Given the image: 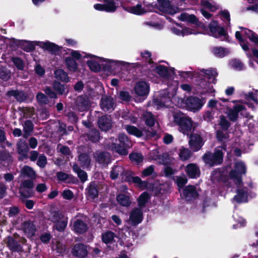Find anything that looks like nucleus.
<instances>
[{"instance_id": "09e8293b", "label": "nucleus", "mask_w": 258, "mask_h": 258, "mask_svg": "<svg viewBox=\"0 0 258 258\" xmlns=\"http://www.w3.org/2000/svg\"><path fill=\"white\" fill-rule=\"evenodd\" d=\"M201 72L203 73L206 76H207L209 79H211L213 78V83L215 84L216 83L217 79H216V78L218 76V73L216 69H203L201 71Z\"/></svg>"}, {"instance_id": "6e6d98bb", "label": "nucleus", "mask_w": 258, "mask_h": 258, "mask_svg": "<svg viewBox=\"0 0 258 258\" xmlns=\"http://www.w3.org/2000/svg\"><path fill=\"white\" fill-rule=\"evenodd\" d=\"M87 64L89 69L94 72H99L101 70L100 64L96 61L89 60L87 61Z\"/></svg>"}, {"instance_id": "052dcab7", "label": "nucleus", "mask_w": 258, "mask_h": 258, "mask_svg": "<svg viewBox=\"0 0 258 258\" xmlns=\"http://www.w3.org/2000/svg\"><path fill=\"white\" fill-rule=\"evenodd\" d=\"M191 155L192 153L189 149L183 148L180 150L179 156L182 160L185 161L188 160L191 157Z\"/></svg>"}, {"instance_id": "b1692460", "label": "nucleus", "mask_w": 258, "mask_h": 258, "mask_svg": "<svg viewBox=\"0 0 258 258\" xmlns=\"http://www.w3.org/2000/svg\"><path fill=\"white\" fill-rule=\"evenodd\" d=\"M6 94L9 97H14L19 102H24L26 101L28 98V95L27 93L19 90H9L7 92Z\"/></svg>"}, {"instance_id": "f8f14e48", "label": "nucleus", "mask_w": 258, "mask_h": 258, "mask_svg": "<svg viewBox=\"0 0 258 258\" xmlns=\"http://www.w3.org/2000/svg\"><path fill=\"white\" fill-rule=\"evenodd\" d=\"M211 174L213 178L218 181L225 183L228 182L229 180L231 179L230 172L228 174L227 168L226 167L218 168L213 170Z\"/></svg>"}, {"instance_id": "2f4dec72", "label": "nucleus", "mask_w": 258, "mask_h": 258, "mask_svg": "<svg viewBox=\"0 0 258 258\" xmlns=\"http://www.w3.org/2000/svg\"><path fill=\"white\" fill-rule=\"evenodd\" d=\"M12 162L13 157L8 150L0 151V164H7L8 165Z\"/></svg>"}, {"instance_id": "338daca9", "label": "nucleus", "mask_w": 258, "mask_h": 258, "mask_svg": "<svg viewBox=\"0 0 258 258\" xmlns=\"http://www.w3.org/2000/svg\"><path fill=\"white\" fill-rule=\"evenodd\" d=\"M44 92L47 96L50 98L56 99L57 98V94L55 91L50 87H46L44 89Z\"/></svg>"}, {"instance_id": "9d476101", "label": "nucleus", "mask_w": 258, "mask_h": 258, "mask_svg": "<svg viewBox=\"0 0 258 258\" xmlns=\"http://www.w3.org/2000/svg\"><path fill=\"white\" fill-rule=\"evenodd\" d=\"M209 29L210 35L218 38L219 36H227V33L223 27L219 26L218 22L215 20H212L209 24Z\"/></svg>"}, {"instance_id": "4d7b16f0", "label": "nucleus", "mask_w": 258, "mask_h": 258, "mask_svg": "<svg viewBox=\"0 0 258 258\" xmlns=\"http://www.w3.org/2000/svg\"><path fill=\"white\" fill-rule=\"evenodd\" d=\"M129 158L132 161L138 164L142 163L144 159L142 154L140 153H132L129 155Z\"/></svg>"}, {"instance_id": "a211bd4d", "label": "nucleus", "mask_w": 258, "mask_h": 258, "mask_svg": "<svg viewBox=\"0 0 258 258\" xmlns=\"http://www.w3.org/2000/svg\"><path fill=\"white\" fill-rule=\"evenodd\" d=\"M135 91L138 96H147L150 91V85L148 82L140 81L135 85Z\"/></svg>"}, {"instance_id": "79ce46f5", "label": "nucleus", "mask_w": 258, "mask_h": 258, "mask_svg": "<svg viewBox=\"0 0 258 258\" xmlns=\"http://www.w3.org/2000/svg\"><path fill=\"white\" fill-rule=\"evenodd\" d=\"M173 180L179 188H181L184 187L185 185L187 182V178L183 174L182 176H174L173 177Z\"/></svg>"}, {"instance_id": "f257e3e1", "label": "nucleus", "mask_w": 258, "mask_h": 258, "mask_svg": "<svg viewBox=\"0 0 258 258\" xmlns=\"http://www.w3.org/2000/svg\"><path fill=\"white\" fill-rule=\"evenodd\" d=\"M173 117L174 122L178 126L179 131L185 135H188L193 125L191 118L181 111L175 112Z\"/></svg>"}, {"instance_id": "f704fd0d", "label": "nucleus", "mask_w": 258, "mask_h": 258, "mask_svg": "<svg viewBox=\"0 0 258 258\" xmlns=\"http://www.w3.org/2000/svg\"><path fill=\"white\" fill-rule=\"evenodd\" d=\"M150 199V196L147 191L142 193L137 199L139 208L142 209Z\"/></svg>"}, {"instance_id": "5701e85b", "label": "nucleus", "mask_w": 258, "mask_h": 258, "mask_svg": "<svg viewBox=\"0 0 258 258\" xmlns=\"http://www.w3.org/2000/svg\"><path fill=\"white\" fill-rule=\"evenodd\" d=\"M182 194L187 201H191L198 197L199 194L194 185H188L183 189Z\"/></svg>"}, {"instance_id": "473e14b6", "label": "nucleus", "mask_w": 258, "mask_h": 258, "mask_svg": "<svg viewBox=\"0 0 258 258\" xmlns=\"http://www.w3.org/2000/svg\"><path fill=\"white\" fill-rule=\"evenodd\" d=\"M33 130L34 125L32 121L30 120H26L23 124V137L24 138H27L31 135Z\"/></svg>"}, {"instance_id": "37998d69", "label": "nucleus", "mask_w": 258, "mask_h": 258, "mask_svg": "<svg viewBox=\"0 0 258 258\" xmlns=\"http://www.w3.org/2000/svg\"><path fill=\"white\" fill-rule=\"evenodd\" d=\"M125 129L129 134L138 138H141L143 136L142 131L135 126L127 125H126Z\"/></svg>"}, {"instance_id": "ea45409f", "label": "nucleus", "mask_w": 258, "mask_h": 258, "mask_svg": "<svg viewBox=\"0 0 258 258\" xmlns=\"http://www.w3.org/2000/svg\"><path fill=\"white\" fill-rule=\"evenodd\" d=\"M218 122V125L220 126V129L225 131H227L231 126L230 121L226 118V117L223 114L219 116Z\"/></svg>"}, {"instance_id": "f3484780", "label": "nucleus", "mask_w": 258, "mask_h": 258, "mask_svg": "<svg viewBox=\"0 0 258 258\" xmlns=\"http://www.w3.org/2000/svg\"><path fill=\"white\" fill-rule=\"evenodd\" d=\"M97 124L101 131L105 132L109 131L112 126L111 115L105 114L98 117Z\"/></svg>"}, {"instance_id": "20e7f679", "label": "nucleus", "mask_w": 258, "mask_h": 258, "mask_svg": "<svg viewBox=\"0 0 258 258\" xmlns=\"http://www.w3.org/2000/svg\"><path fill=\"white\" fill-rule=\"evenodd\" d=\"M141 56L144 60H146V64H143L141 62H137L135 63V68L141 71L142 75H147L150 72V70L147 66V63L150 65L154 63V61L151 58V53L148 50H145L144 52H141Z\"/></svg>"}, {"instance_id": "4c0bfd02", "label": "nucleus", "mask_w": 258, "mask_h": 258, "mask_svg": "<svg viewBox=\"0 0 258 258\" xmlns=\"http://www.w3.org/2000/svg\"><path fill=\"white\" fill-rule=\"evenodd\" d=\"M12 73L7 67H0V80L3 82H7L11 78Z\"/></svg>"}, {"instance_id": "a878e982", "label": "nucleus", "mask_w": 258, "mask_h": 258, "mask_svg": "<svg viewBox=\"0 0 258 258\" xmlns=\"http://www.w3.org/2000/svg\"><path fill=\"white\" fill-rule=\"evenodd\" d=\"M7 246L12 252H21L23 250L21 245L12 236H9L7 238Z\"/></svg>"}, {"instance_id": "bb28decb", "label": "nucleus", "mask_w": 258, "mask_h": 258, "mask_svg": "<svg viewBox=\"0 0 258 258\" xmlns=\"http://www.w3.org/2000/svg\"><path fill=\"white\" fill-rule=\"evenodd\" d=\"M87 195L90 198L94 200L99 196L98 186L94 182H91L87 188Z\"/></svg>"}, {"instance_id": "0e129e2a", "label": "nucleus", "mask_w": 258, "mask_h": 258, "mask_svg": "<svg viewBox=\"0 0 258 258\" xmlns=\"http://www.w3.org/2000/svg\"><path fill=\"white\" fill-rule=\"evenodd\" d=\"M226 49L222 47H215L213 48V52L217 56L223 57L226 55Z\"/></svg>"}, {"instance_id": "c03bdc74", "label": "nucleus", "mask_w": 258, "mask_h": 258, "mask_svg": "<svg viewBox=\"0 0 258 258\" xmlns=\"http://www.w3.org/2000/svg\"><path fill=\"white\" fill-rule=\"evenodd\" d=\"M52 88L59 95H62L65 94L66 88L64 85L61 84L58 81L53 82Z\"/></svg>"}, {"instance_id": "3c124183", "label": "nucleus", "mask_w": 258, "mask_h": 258, "mask_svg": "<svg viewBox=\"0 0 258 258\" xmlns=\"http://www.w3.org/2000/svg\"><path fill=\"white\" fill-rule=\"evenodd\" d=\"M54 224V227L55 229L59 232H63L67 226L68 220H59L55 222Z\"/></svg>"}, {"instance_id": "dca6fc26", "label": "nucleus", "mask_w": 258, "mask_h": 258, "mask_svg": "<svg viewBox=\"0 0 258 258\" xmlns=\"http://www.w3.org/2000/svg\"><path fill=\"white\" fill-rule=\"evenodd\" d=\"M158 3L159 4V10L162 12L170 15H173L177 12L176 10L177 8L172 5L170 1L158 0Z\"/></svg>"}, {"instance_id": "7ed1b4c3", "label": "nucleus", "mask_w": 258, "mask_h": 258, "mask_svg": "<svg viewBox=\"0 0 258 258\" xmlns=\"http://www.w3.org/2000/svg\"><path fill=\"white\" fill-rule=\"evenodd\" d=\"M224 153L221 149H215L214 153L206 152L202 156L205 164L210 167L221 165L223 162Z\"/></svg>"}, {"instance_id": "8fccbe9b", "label": "nucleus", "mask_w": 258, "mask_h": 258, "mask_svg": "<svg viewBox=\"0 0 258 258\" xmlns=\"http://www.w3.org/2000/svg\"><path fill=\"white\" fill-rule=\"evenodd\" d=\"M50 217L49 220L53 223L63 218L62 213L58 210H53L50 212Z\"/></svg>"}, {"instance_id": "603ef678", "label": "nucleus", "mask_w": 258, "mask_h": 258, "mask_svg": "<svg viewBox=\"0 0 258 258\" xmlns=\"http://www.w3.org/2000/svg\"><path fill=\"white\" fill-rule=\"evenodd\" d=\"M105 12H114L116 11L117 7L115 5V3L113 1L104 0Z\"/></svg>"}, {"instance_id": "680f3d73", "label": "nucleus", "mask_w": 258, "mask_h": 258, "mask_svg": "<svg viewBox=\"0 0 258 258\" xmlns=\"http://www.w3.org/2000/svg\"><path fill=\"white\" fill-rule=\"evenodd\" d=\"M21 196L25 198L32 197L34 195L33 188H21L20 189Z\"/></svg>"}, {"instance_id": "7c9ffc66", "label": "nucleus", "mask_w": 258, "mask_h": 258, "mask_svg": "<svg viewBox=\"0 0 258 258\" xmlns=\"http://www.w3.org/2000/svg\"><path fill=\"white\" fill-rule=\"evenodd\" d=\"M237 195L234 196V200L237 203H246L247 202V192L242 188H238L236 190Z\"/></svg>"}, {"instance_id": "58836bf2", "label": "nucleus", "mask_w": 258, "mask_h": 258, "mask_svg": "<svg viewBox=\"0 0 258 258\" xmlns=\"http://www.w3.org/2000/svg\"><path fill=\"white\" fill-rule=\"evenodd\" d=\"M65 64L67 68L73 72H75L78 69V64L75 59L71 56L67 57L64 60Z\"/></svg>"}, {"instance_id": "c85d7f7f", "label": "nucleus", "mask_w": 258, "mask_h": 258, "mask_svg": "<svg viewBox=\"0 0 258 258\" xmlns=\"http://www.w3.org/2000/svg\"><path fill=\"white\" fill-rule=\"evenodd\" d=\"M154 71L161 77L169 79L171 76V74L169 72L168 68L163 65H158L155 68Z\"/></svg>"}, {"instance_id": "f03ea898", "label": "nucleus", "mask_w": 258, "mask_h": 258, "mask_svg": "<svg viewBox=\"0 0 258 258\" xmlns=\"http://www.w3.org/2000/svg\"><path fill=\"white\" fill-rule=\"evenodd\" d=\"M118 138L119 143H112L110 149L121 156H126L128 153L127 149L132 146L131 141L124 134H120Z\"/></svg>"}, {"instance_id": "e2e57ef3", "label": "nucleus", "mask_w": 258, "mask_h": 258, "mask_svg": "<svg viewBox=\"0 0 258 258\" xmlns=\"http://www.w3.org/2000/svg\"><path fill=\"white\" fill-rule=\"evenodd\" d=\"M201 5L213 12H215L218 9L217 6L212 5L208 0H201Z\"/></svg>"}, {"instance_id": "864d4df0", "label": "nucleus", "mask_w": 258, "mask_h": 258, "mask_svg": "<svg viewBox=\"0 0 258 258\" xmlns=\"http://www.w3.org/2000/svg\"><path fill=\"white\" fill-rule=\"evenodd\" d=\"M130 9V13L137 15H141L146 13L141 4H137L136 6L131 7Z\"/></svg>"}, {"instance_id": "6e6552de", "label": "nucleus", "mask_w": 258, "mask_h": 258, "mask_svg": "<svg viewBox=\"0 0 258 258\" xmlns=\"http://www.w3.org/2000/svg\"><path fill=\"white\" fill-rule=\"evenodd\" d=\"M91 106V102L86 94L78 96L75 101L74 108L80 112L87 111Z\"/></svg>"}, {"instance_id": "774afa93", "label": "nucleus", "mask_w": 258, "mask_h": 258, "mask_svg": "<svg viewBox=\"0 0 258 258\" xmlns=\"http://www.w3.org/2000/svg\"><path fill=\"white\" fill-rule=\"evenodd\" d=\"M131 96L127 91H121L119 93V98L125 102H130L131 100Z\"/></svg>"}, {"instance_id": "5fc2aeb1", "label": "nucleus", "mask_w": 258, "mask_h": 258, "mask_svg": "<svg viewBox=\"0 0 258 258\" xmlns=\"http://www.w3.org/2000/svg\"><path fill=\"white\" fill-rule=\"evenodd\" d=\"M225 131L219 129L216 132V137L217 141L222 143L224 140H226L229 138V134L228 133H224Z\"/></svg>"}, {"instance_id": "49530a36", "label": "nucleus", "mask_w": 258, "mask_h": 258, "mask_svg": "<svg viewBox=\"0 0 258 258\" xmlns=\"http://www.w3.org/2000/svg\"><path fill=\"white\" fill-rule=\"evenodd\" d=\"M235 37L239 41L240 45L244 51L250 50L248 42L247 41L245 42V40L243 39L242 35L239 31H236Z\"/></svg>"}, {"instance_id": "1a4fd4ad", "label": "nucleus", "mask_w": 258, "mask_h": 258, "mask_svg": "<svg viewBox=\"0 0 258 258\" xmlns=\"http://www.w3.org/2000/svg\"><path fill=\"white\" fill-rule=\"evenodd\" d=\"M190 149L193 152H198L201 149L204 144L202 136L196 133H192L189 136L188 141Z\"/></svg>"}, {"instance_id": "13d9d810", "label": "nucleus", "mask_w": 258, "mask_h": 258, "mask_svg": "<svg viewBox=\"0 0 258 258\" xmlns=\"http://www.w3.org/2000/svg\"><path fill=\"white\" fill-rule=\"evenodd\" d=\"M12 61L18 70L21 71L24 70V63L22 58L19 57H13Z\"/></svg>"}, {"instance_id": "de8ad7c7", "label": "nucleus", "mask_w": 258, "mask_h": 258, "mask_svg": "<svg viewBox=\"0 0 258 258\" xmlns=\"http://www.w3.org/2000/svg\"><path fill=\"white\" fill-rule=\"evenodd\" d=\"M21 48L26 52H31L35 50V44L32 41L22 40Z\"/></svg>"}, {"instance_id": "6ab92c4d", "label": "nucleus", "mask_w": 258, "mask_h": 258, "mask_svg": "<svg viewBox=\"0 0 258 258\" xmlns=\"http://www.w3.org/2000/svg\"><path fill=\"white\" fill-rule=\"evenodd\" d=\"M143 220V214L142 209L136 208L131 213L130 220L133 226H136L141 223Z\"/></svg>"}, {"instance_id": "4be33fe9", "label": "nucleus", "mask_w": 258, "mask_h": 258, "mask_svg": "<svg viewBox=\"0 0 258 258\" xmlns=\"http://www.w3.org/2000/svg\"><path fill=\"white\" fill-rule=\"evenodd\" d=\"M185 171L189 178L196 179L200 175L199 166L195 163L188 164L185 168Z\"/></svg>"}, {"instance_id": "e433bc0d", "label": "nucleus", "mask_w": 258, "mask_h": 258, "mask_svg": "<svg viewBox=\"0 0 258 258\" xmlns=\"http://www.w3.org/2000/svg\"><path fill=\"white\" fill-rule=\"evenodd\" d=\"M115 234L113 232L108 230L101 234L102 241L105 244L112 243L114 241Z\"/></svg>"}, {"instance_id": "423d86ee", "label": "nucleus", "mask_w": 258, "mask_h": 258, "mask_svg": "<svg viewBox=\"0 0 258 258\" xmlns=\"http://www.w3.org/2000/svg\"><path fill=\"white\" fill-rule=\"evenodd\" d=\"M93 157L95 162L102 168H107L112 161L110 153L105 151H96L93 154Z\"/></svg>"}, {"instance_id": "ddd939ff", "label": "nucleus", "mask_w": 258, "mask_h": 258, "mask_svg": "<svg viewBox=\"0 0 258 258\" xmlns=\"http://www.w3.org/2000/svg\"><path fill=\"white\" fill-rule=\"evenodd\" d=\"M16 147L17 152L20 155L18 157L19 161H22L29 158V147L26 141L20 139L17 143Z\"/></svg>"}, {"instance_id": "a18cd8bd", "label": "nucleus", "mask_w": 258, "mask_h": 258, "mask_svg": "<svg viewBox=\"0 0 258 258\" xmlns=\"http://www.w3.org/2000/svg\"><path fill=\"white\" fill-rule=\"evenodd\" d=\"M22 173L31 179H35L36 177V173L34 169L27 165H25L22 169Z\"/></svg>"}, {"instance_id": "412c9836", "label": "nucleus", "mask_w": 258, "mask_h": 258, "mask_svg": "<svg viewBox=\"0 0 258 258\" xmlns=\"http://www.w3.org/2000/svg\"><path fill=\"white\" fill-rule=\"evenodd\" d=\"M89 227L86 222L82 219H76L73 224L72 230L78 234H84L88 230Z\"/></svg>"}, {"instance_id": "aec40b11", "label": "nucleus", "mask_w": 258, "mask_h": 258, "mask_svg": "<svg viewBox=\"0 0 258 258\" xmlns=\"http://www.w3.org/2000/svg\"><path fill=\"white\" fill-rule=\"evenodd\" d=\"M21 227L28 238H31L35 235L36 228L33 221H25L22 224Z\"/></svg>"}, {"instance_id": "9b49d317", "label": "nucleus", "mask_w": 258, "mask_h": 258, "mask_svg": "<svg viewBox=\"0 0 258 258\" xmlns=\"http://www.w3.org/2000/svg\"><path fill=\"white\" fill-rule=\"evenodd\" d=\"M72 255L77 258H85L88 253L87 246L81 242L75 244L71 249Z\"/></svg>"}, {"instance_id": "c9c22d12", "label": "nucleus", "mask_w": 258, "mask_h": 258, "mask_svg": "<svg viewBox=\"0 0 258 258\" xmlns=\"http://www.w3.org/2000/svg\"><path fill=\"white\" fill-rule=\"evenodd\" d=\"M116 201L120 205L123 207H127L131 204L130 197L123 194L118 195L116 197Z\"/></svg>"}, {"instance_id": "39448f33", "label": "nucleus", "mask_w": 258, "mask_h": 258, "mask_svg": "<svg viewBox=\"0 0 258 258\" xmlns=\"http://www.w3.org/2000/svg\"><path fill=\"white\" fill-rule=\"evenodd\" d=\"M246 172V167L245 164L241 161L237 162L235 163L234 169H231L230 171V176L231 179L236 180L238 183L242 181V176L245 174Z\"/></svg>"}, {"instance_id": "393cba45", "label": "nucleus", "mask_w": 258, "mask_h": 258, "mask_svg": "<svg viewBox=\"0 0 258 258\" xmlns=\"http://www.w3.org/2000/svg\"><path fill=\"white\" fill-rule=\"evenodd\" d=\"M245 107L241 104L234 105L232 109H230L227 113V116L230 121L234 122L237 121L239 117V113L243 110Z\"/></svg>"}, {"instance_id": "c756f323", "label": "nucleus", "mask_w": 258, "mask_h": 258, "mask_svg": "<svg viewBox=\"0 0 258 258\" xmlns=\"http://www.w3.org/2000/svg\"><path fill=\"white\" fill-rule=\"evenodd\" d=\"M124 169L122 166L114 165L110 172V177L112 180H115L120 175L123 179Z\"/></svg>"}, {"instance_id": "4468645a", "label": "nucleus", "mask_w": 258, "mask_h": 258, "mask_svg": "<svg viewBox=\"0 0 258 258\" xmlns=\"http://www.w3.org/2000/svg\"><path fill=\"white\" fill-rule=\"evenodd\" d=\"M100 106L102 110L111 112L116 106L113 98L110 96H103L100 101Z\"/></svg>"}, {"instance_id": "69168bd1", "label": "nucleus", "mask_w": 258, "mask_h": 258, "mask_svg": "<svg viewBox=\"0 0 258 258\" xmlns=\"http://www.w3.org/2000/svg\"><path fill=\"white\" fill-rule=\"evenodd\" d=\"M66 116L68 117L69 121L72 124H75L78 121L77 114L74 111H70L68 112L66 114Z\"/></svg>"}, {"instance_id": "a19ab883", "label": "nucleus", "mask_w": 258, "mask_h": 258, "mask_svg": "<svg viewBox=\"0 0 258 258\" xmlns=\"http://www.w3.org/2000/svg\"><path fill=\"white\" fill-rule=\"evenodd\" d=\"M55 78L61 81L68 82L69 81V78L67 73L62 69H57L54 72Z\"/></svg>"}, {"instance_id": "cd10ccee", "label": "nucleus", "mask_w": 258, "mask_h": 258, "mask_svg": "<svg viewBox=\"0 0 258 258\" xmlns=\"http://www.w3.org/2000/svg\"><path fill=\"white\" fill-rule=\"evenodd\" d=\"M78 161L83 168H88L90 166L91 159L88 153H81L78 155Z\"/></svg>"}, {"instance_id": "bf43d9fd", "label": "nucleus", "mask_w": 258, "mask_h": 258, "mask_svg": "<svg viewBox=\"0 0 258 258\" xmlns=\"http://www.w3.org/2000/svg\"><path fill=\"white\" fill-rule=\"evenodd\" d=\"M36 99L37 102L41 104H47L49 102V99L46 95L41 92H39L37 94Z\"/></svg>"}, {"instance_id": "2eb2a0df", "label": "nucleus", "mask_w": 258, "mask_h": 258, "mask_svg": "<svg viewBox=\"0 0 258 258\" xmlns=\"http://www.w3.org/2000/svg\"><path fill=\"white\" fill-rule=\"evenodd\" d=\"M39 46L44 50L48 51L50 53L53 55H59L61 52L62 46H59L56 44L46 41L45 42H39Z\"/></svg>"}, {"instance_id": "72a5a7b5", "label": "nucleus", "mask_w": 258, "mask_h": 258, "mask_svg": "<svg viewBox=\"0 0 258 258\" xmlns=\"http://www.w3.org/2000/svg\"><path fill=\"white\" fill-rule=\"evenodd\" d=\"M87 137L91 142L97 143L100 139V132L96 128H92L87 134Z\"/></svg>"}, {"instance_id": "0eeeda50", "label": "nucleus", "mask_w": 258, "mask_h": 258, "mask_svg": "<svg viewBox=\"0 0 258 258\" xmlns=\"http://www.w3.org/2000/svg\"><path fill=\"white\" fill-rule=\"evenodd\" d=\"M182 102L188 110L194 112L201 109L204 105V102L201 99L193 96L184 97Z\"/></svg>"}]
</instances>
